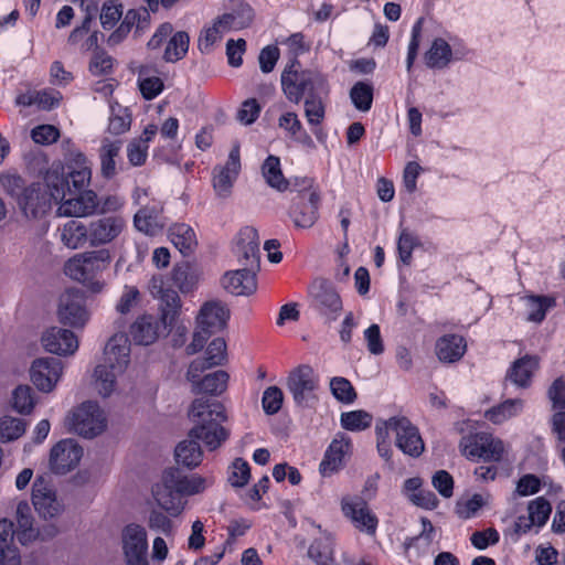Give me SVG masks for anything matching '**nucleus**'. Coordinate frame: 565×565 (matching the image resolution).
Returning a JSON list of instances; mask_svg holds the SVG:
<instances>
[{
    "mask_svg": "<svg viewBox=\"0 0 565 565\" xmlns=\"http://www.w3.org/2000/svg\"><path fill=\"white\" fill-rule=\"evenodd\" d=\"M213 478L200 475H183L178 468L163 471L161 480L152 487V495L157 504L171 516L180 515L186 504L184 497L205 491L213 484Z\"/></svg>",
    "mask_w": 565,
    "mask_h": 565,
    "instance_id": "nucleus-1",
    "label": "nucleus"
},
{
    "mask_svg": "<svg viewBox=\"0 0 565 565\" xmlns=\"http://www.w3.org/2000/svg\"><path fill=\"white\" fill-rule=\"evenodd\" d=\"M193 424L189 437L202 441L209 450H215L230 437V430L222 426L227 419L224 406L205 397L195 398L188 411Z\"/></svg>",
    "mask_w": 565,
    "mask_h": 565,
    "instance_id": "nucleus-2",
    "label": "nucleus"
},
{
    "mask_svg": "<svg viewBox=\"0 0 565 565\" xmlns=\"http://www.w3.org/2000/svg\"><path fill=\"white\" fill-rule=\"evenodd\" d=\"M44 182L55 203H60L57 214L66 217H85L93 215L98 209V196L95 191L72 192L63 168L52 166L44 175Z\"/></svg>",
    "mask_w": 565,
    "mask_h": 565,
    "instance_id": "nucleus-3",
    "label": "nucleus"
},
{
    "mask_svg": "<svg viewBox=\"0 0 565 565\" xmlns=\"http://www.w3.org/2000/svg\"><path fill=\"white\" fill-rule=\"evenodd\" d=\"M109 260L106 250L88 252L75 255L64 266L65 275L87 287L92 292H100L104 282L98 279L103 270V263Z\"/></svg>",
    "mask_w": 565,
    "mask_h": 565,
    "instance_id": "nucleus-4",
    "label": "nucleus"
},
{
    "mask_svg": "<svg viewBox=\"0 0 565 565\" xmlns=\"http://www.w3.org/2000/svg\"><path fill=\"white\" fill-rule=\"evenodd\" d=\"M230 318L228 309L220 301L205 302L196 317V328L191 343L186 347L188 355L201 351L209 338L225 328Z\"/></svg>",
    "mask_w": 565,
    "mask_h": 565,
    "instance_id": "nucleus-5",
    "label": "nucleus"
},
{
    "mask_svg": "<svg viewBox=\"0 0 565 565\" xmlns=\"http://www.w3.org/2000/svg\"><path fill=\"white\" fill-rule=\"evenodd\" d=\"M300 64L294 60L291 64L284 70L281 74V86L286 97L298 104L302 96L308 93L313 96L312 92L322 88L326 85V78L320 74L311 71L299 72L296 67Z\"/></svg>",
    "mask_w": 565,
    "mask_h": 565,
    "instance_id": "nucleus-6",
    "label": "nucleus"
},
{
    "mask_svg": "<svg viewBox=\"0 0 565 565\" xmlns=\"http://www.w3.org/2000/svg\"><path fill=\"white\" fill-rule=\"evenodd\" d=\"M58 321L74 329H83L90 319L86 296L79 289H67L58 298Z\"/></svg>",
    "mask_w": 565,
    "mask_h": 565,
    "instance_id": "nucleus-7",
    "label": "nucleus"
},
{
    "mask_svg": "<svg viewBox=\"0 0 565 565\" xmlns=\"http://www.w3.org/2000/svg\"><path fill=\"white\" fill-rule=\"evenodd\" d=\"M286 384L298 406L309 407L316 403L319 376L310 365L301 364L295 367L289 373Z\"/></svg>",
    "mask_w": 565,
    "mask_h": 565,
    "instance_id": "nucleus-8",
    "label": "nucleus"
},
{
    "mask_svg": "<svg viewBox=\"0 0 565 565\" xmlns=\"http://www.w3.org/2000/svg\"><path fill=\"white\" fill-rule=\"evenodd\" d=\"M206 370L201 361H192L190 363L185 377L191 383V392L193 394H209L212 396L223 394L227 388L228 373L217 370L203 376L202 374Z\"/></svg>",
    "mask_w": 565,
    "mask_h": 565,
    "instance_id": "nucleus-9",
    "label": "nucleus"
},
{
    "mask_svg": "<svg viewBox=\"0 0 565 565\" xmlns=\"http://www.w3.org/2000/svg\"><path fill=\"white\" fill-rule=\"evenodd\" d=\"M68 426L76 434L85 438H93L105 429L106 419L96 403L85 402L72 412L68 417Z\"/></svg>",
    "mask_w": 565,
    "mask_h": 565,
    "instance_id": "nucleus-10",
    "label": "nucleus"
},
{
    "mask_svg": "<svg viewBox=\"0 0 565 565\" xmlns=\"http://www.w3.org/2000/svg\"><path fill=\"white\" fill-rule=\"evenodd\" d=\"M388 431L395 434V445L405 455L418 457L424 451V441L418 428L405 416H393L383 420Z\"/></svg>",
    "mask_w": 565,
    "mask_h": 565,
    "instance_id": "nucleus-11",
    "label": "nucleus"
},
{
    "mask_svg": "<svg viewBox=\"0 0 565 565\" xmlns=\"http://www.w3.org/2000/svg\"><path fill=\"white\" fill-rule=\"evenodd\" d=\"M121 548L127 565H149L148 535L146 529L137 523H129L121 530Z\"/></svg>",
    "mask_w": 565,
    "mask_h": 565,
    "instance_id": "nucleus-12",
    "label": "nucleus"
},
{
    "mask_svg": "<svg viewBox=\"0 0 565 565\" xmlns=\"http://www.w3.org/2000/svg\"><path fill=\"white\" fill-rule=\"evenodd\" d=\"M63 370L62 361L56 358H38L31 363L30 380L40 392L51 393L60 382Z\"/></svg>",
    "mask_w": 565,
    "mask_h": 565,
    "instance_id": "nucleus-13",
    "label": "nucleus"
},
{
    "mask_svg": "<svg viewBox=\"0 0 565 565\" xmlns=\"http://www.w3.org/2000/svg\"><path fill=\"white\" fill-rule=\"evenodd\" d=\"M54 198L52 191L43 188L40 183L29 185L22 195L19 196L18 206L26 218H41L52 209Z\"/></svg>",
    "mask_w": 565,
    "mask_h": 565,
    "instance_id": "nucleus-14",
    "label": "nucleus"
},
{
    "mask_svg": "<svg viewBox=\"0 0 565 565\" xmlns=\"http://www.w3.org/2000/svg\"><path fill=\"white\" fill-rule=\"evenodd\" d=\"M319 201L320 196L315 190L307 191L305 189L298 192L289 212L295 226L309 228L316 223Z\"/></svg>",
    "mask_w": 565,
    "mask_h": 565,
    "instance_id": "nucleus-15",
    "label": "nucleus"
},
{
    "mask_svg": "<svg viewBox=\"0 0 565 565\" xmlns=\"http://www.w3.org/2000/svg\"><path fill=\"white\" fill-rule=\"evenodd\" d=\"M311 295L312 308L327 322L335 321L343 309L341 297L335 289L330 285L320 282L312 287Z\"/></svg>",
    "mask_w": 565,
    "mask_h": 565,
    "instance_id": "nucleus-16",
    "label": "nucleus"
},
{
    "mask_svg": "<svg viewBox=\"0 0 565 565\" xmlns=\"http://www.w3.org/2000/svg\"><path fill=\"white\" fill-rule=\"evenodd\" d=\"M32 503L38 513L44 519L60 515L64 505L56 498L53 487L43 477L35 479L32 486Z\"/></svg>",
    "mask_w": 565,
    "mask_h": 565,
    "instance_id": "nucleus-17",
    "label": "nucleus"
},
{
    "mask_svg": "<svg viewBox=\"0 0 565 565\" xmlns=\"http://www.w3.org/2000/svg\"><path fill=\"white\" fill-rule=\"evenodd\" d=\"M126 221L119 215H108L88 223L89 246L98 247L114 242L125 230Z\"/></svg>",
    "mask_w": 565,
    "mask_h": 565,
    "instance_id": "nucleus-18",
    "label": "nucleus"
},
{
    "mask_svg": "<svg viewBox=\"0 0 565 565\" xmlns=\"http://www.w3.org/2000/svg\"><path fill=\"white\" fill-rule=\"evenodd\" d=\"M241 170L239 145L235 143L230 153L225 166H217L213 170V188L216 195L227 198L231 194L234 181Z\"/></svg>",
    "mask_w": 565,
    "mask_h": 565,
    "instance_id": "nucleus-19",
    "label": "nucleus"
},
{
    "mask_svg": "<svg viewBox=\"0 0 565 565\" xmlns=\"http://www.w3.org/2000/svg\"><path fill=\"white\" fill-rule=\"evenodd\" d=\"M83 456V449L73 439L58 441L50 452V469L56 475L73 470Z\"/></svg>",
    "mask_w": 565,
    "mask_h": 565,
    "instance_id": "nucleus-20",
    "label": "nucleus"
},
{
    "mask_svg": "<svg viewBox=\"0 0 565 565\" xmlns=\"http://www.w3.org/2000/svg\"><path fill=\"white\" fill-rule=\"evenodd\" d=\"M259 236L256 228L245 226L238 232L235 239L234 254L241 266L259 268Z\"/></svg>",
    "mask_w": 565,
    "mask_h": 565,
    "instance_id": "nucleus-21",
    "label": "nucleus"
},
{
    "mask_svg": "<svg viewBox=\"0 0 565 565\" xmlns=\"http://www.w3.org/2000/svg\"><path fill=\"white\" fill-rule=\"evenodd\" d=\"M43 348L53 354L73 355L78 349V340L72 330L61 327L46 329L41 337Z\"/></svg>",
    "mask_w": 565,
    "mask_h": 565,
    "instance_id": "nucleus-22",
    "label": "nucleus"
},
{
    "mask_svg": "<svg viewBox=\"0 0 565 565\" xmlns=\"http://www.w3.org/2000/svg\"><path fill=\"white\" fill-rule=\"evenodd\" d=\"M168 328L152 315H142L130 326V335L138 345H150L154 343L160 335L168 332Z\"/></svg>",
    "mask_w": 565,
    "mask_h": 565,
    "instance_id": "nucleus-23",
    "label": "nucleus"
},
{
    "mask_svg": "<svg viewBox=\"0 0 565 565\" xmlns=\"http://www.w3.org/2000/svg\"><path fill=\"white\" fill-rule=\"evenodd\" d=\"M420 522L422 532L406 544L408 557L416 565H419L422 559L428 558L436 551L434 547L436 530L433 523L427 518H422Z\"/></svg>",
    "mask_w": 565,
    "mask_h": 565,
    "instance_id": "nucleus-24",
    "label": "nucleus"
},
{
    "mask_svg": "<svg viewBox=\"0 0 565 565\" xmlns=\"http://www.w3.org/2000/svg\"><path fill=\"white\" fill-rule=\"evenodd\" d=\"M259 268L242 266L236 270L227 271L222 278L223 287L236 296H248L256 291V273Z\"/></svg>",
    "mask_w": 565,
    "mask_h": 565,
    "instance_id": "nucleus-25",
    "label": "nucleus"
},
{
    "mask_svg": "<svg viewBox=\"0 0 565 565\" xmlns=\"http://www.w3.org/2000/svg\"><path fill=\"white\" fill-rule=\"evenodd\" d=\"M105 363L117 372H124L130 361V342L125 333L114 334L105 345Z\"/></svg>",
    "mask_w": 565,
    "mask_h": 565,
    "instance_id": "nucleus-26",
    "label": "nucleus"
},
{
    "mask_svg": "<svg viewBox=\"0 0 565 565\" xmlns=\"http://www.w3.org/2000/svg\"><path fill=\"white\" fill-rule=\"evenodd\" d=\"M342 512L358 529L366 531L369 534L375 532L377 519L369 511L366 503L362 499H343Z\"/></svg>",
    "mask_w": 565,
    "mask_h": 565,
    "instance_id": "nucleus-27",
    "label": "nucleus"
},
{
    "mask_svg": "<svg viewBox=\"0 0 565 565\" xmlns=\"http://www.w3.org/2000/svg\"><path fill=\"white\" fill-rule=\"evenodd\" d=\"M351 451V440L344 435H338L329 445L320 463V472L330 476L343 466L344 457Z\"/></svg>",
    "mask_w": 565,
    "mask_h": 565,
    "instance_id": "nucleus-28",
    "label": "nucleus"
},
{
    "mask_svg": "<svg viewBox=\"0 0 565 565\" xmlns=\"http://www.w3.org/2000/svg\"><path fill=\"white\" fill-rule=\"evenodd\" d=\"M68 179L72 192L87 191L86 188L90 183L92 170L86 157L77 152L72 159L68 173H64Z\"/></svg>",
    "mask_w": 565,
    "mask_h": 565,
    "instance_id": "nucleus-29",
    "label": "nucleus"
},
{
    "mask_svg": "<svg viewBox=\"0 0 565 565\" xmlns=\"http://www.w3.org/2000/svg\"><path fill=\"white\" fill-rule=\"evenodd\" d=\"M539 367V359L534 355H525L513 362L508 371L507 379L519 387L530 386L531 379Z\"/></svg>",
    "mask_w": 565,
    "mask_h": 565,
    "instance_id": "nucleus-30",
    "label": "nucleus"
},
{
    "mask_svg": "<svg viewBox=\"0 0 565 565\" xmlns=\"http://www.w3.org/2000/svg\"><path fill=\"white\" fill-rule=\"evenodd\" d=\"M466 342L461 335L447 334L436 342V354L441 362L452 363L462 358Z\"/></svg>",
    "mask_w": 565,
    "mask_h": 565,
    "instance_id": "nucleus-31",
    "label": "nucleus"
},
{
    "mask_svg": "<svg viewBox=\"0 0 565 565\" xmlns=\"http://www.w3.org/2000/svg\"><path fill=\"white\" fill-rule=\"evenodd\" d=\"M61 241L66 247L72 249L82 248L86 244L89 245L88 224L78 220L66 222L61 228Z\"/></svg>",
    "mask_w": 565,
    "mask_h": 565,
    "instance_id": "nucleus-32",
    "label": "nucleus"
},
{
    "mask_svg": "<svg viewBox=\"0 0 565 565\" xmlns=\"http://www.w3.org/2000/svg\"><path fill=\"white\" fill-rule=\"evenodd\" d=\"M175 461L188 469L196 468L203 459V450L195 438L188 436L174 448Z\"/></svg>",
    "mask_w": 565,
    "mask_h": 565,
    "instance_id": "nucleus-33",
    "label": "nucleus"
},
{
    "mask_svg": "<svg viewBox=\"0 0 565 565\" xmlns=\"http://www.w3.org/2000/svg\"><path fill=\"white\" fill-rule=\"evenodd\" d=\"M17 537L23 545L34 541L39 536V531L33 526V516L28 503L20 502L17 507Z\"/></svg>",
    "mask_w": 565,
    "mask_h": 565,
    "instance_id": "nucleus-34",
    "label": "nucleus"
},
{
    "mask_svg": "<svg viewBox=\"0 0 565 565\" xmlns=\"http://www.w3.org/2000/svg\"><path fill=\"white\" fill-rule=\"evenodd\" d=\"M160 300L159 310L160 318L159 321L163 323V327L171 329L179 318L181 310V299L177 291H166L163 295L158 297Z\"/></svg>",
    "mask_w": 565,
    "mask_h": 565,
    "instance_id": "nucleus-35",
    "label": "nucleus"
},
{
    "mask_svg": "<svg viewBox=\"0 0 565 565\" xmlns=\"http://www.w3.org/2000/svg\"><path fill=\"white\" fill-rule=\"evenodd\" d=\"M526 307V320L534 323H541L548 309L555 307L556 298L550 296H525L522 298Z\"/></svg>",
    "mask_w": 565,
    "mask_h": 565,
    "instance_id": "nucleus-36",
    "label": "nucleus"
},
{
    "mask_svg": "<svg viewBox=\"0 0 565 565\" xmlns=\"http://www.w3.org/2000/svg\"><path fill=\"white\" fill-rule=\"evenodd\" d=\"M169 237L184 256L190 255L198 244L194 231L186 224H173L169 228Z\"/></svg>",
    "mask_w": 565,
    "mask_h": 565,
    "instance_id": "nucleus-37",
    "label": "nucleus"
},
{
    "mask_svg": "<svg viewBox=\"0 0 565 565\" xmlns=\"http://www.w3.org/2000/svg\"><path fill=\"white\" fill-rule=\"evenodd\" d=\"M262 174L266 183L279 191L284 192L289 186V181L284 177L280 168V159L276 156H269L262 166Z\"/></svg>",
    "mask_w": 565,
    "mask_h": 565,
    "instance_id": "nucleus-38",
    "label": "nucleus"
},
{
    "mask_svg": "<svg viewBox=\"0 0 565 565\" xmlns=\"http://www.w3.org/2000/svg\"><path fill=\"white\" fill-rule=\"evenodd\" d=\"M452 50L444 39H435L425 53V63L429 68H445L451 61Z\"/></svg>",
    "mask_w": 565,
    "mask_h": 565,
    "instance_id": "nucleus-39",
    "label": "nucleus"
},
{
    "mask_svg": "<svg viewBox=\"0 0 565 565\" xmlns=\"http://www.w3.org/2000/svg\"><path fill=\"white\" fill-rule=\"evenodd\" d=\"M121 141L104 139L99 150L100 171L103 177L110 179L116 174L115 158L118 157Z\"/></svg>",
    "mask_w": 565,
    "mask_h": 565,
    "instance_id": "nucleus-40",
    "label": "nucleus"
},
{
    "mask_svg": "<svg viewBox=\"0 0 565 565\" xmlns=\"http://www.w3.org/2000/svg\"><path fill=\"white\" fill-rule=\"evenodd\" d=\"M524 406V402L520 398L507 399L498 406L487 411L484 416L494 424H501L504 420L519 415Z\"/></svg>",
    "mask_w": 565,
    "mask_h": 565,
    "instance_id": "nucleus-41",
    "label": "nucleus"
},
{
    "mask_svg": "<svg viewBox=\"0 0 565 565\" xmlns=\"http://www.w3.org/2000/svg\"><path fill=\"white\" fill-rule=\"evenodd\" d=\"M226 342L223 338H215L207 345L205 351V358L195 359L194 361L203 362L204 369H211L214 366L223 365L227 361Z\"/></svg>",
    "mask_w": 565,
    "mask_h": 565,
    "instance_id": "nucleus-42",
    "label": "nucleus"
},
{
    "mask_svg": "<svg viewBox=\"0 0 565 565\" xmlns=\"http://www.w3.org/2000/svg\"><path fill=\"white\" fill-rule=\"evenodd\" d=\"M190 38L184 31L174 33L167 43L163 58L167 62H177L183 58L189 50Z\"/></svg>",
    "mask_w": 565,
    "mask_h": 565,
    "instance_id": "nucleus-43",
    "label": "nucleus"
},
{
    "mask_svg": "<svg viewBox=\"0 0 565 565\" xmlns=\"http://www.w3.org/2000/svg\"><path fill=\"white\" fill-rule=\"evenodd\" d=\"M120 373L121 372H117L116 370L110 369L108 363L96 366L94 372L95 387L102 396L107 397L113 393L115 388L116 376Z\"/></svg>",
    "mask_w": 565,
    "mask_h": 565,
    "instance_id": "nucleus-44",
    "label": "nucleus"
},
{
    "mask_svg": "<svg viewBox=\"0 0 565 565\" xmlns=\"http://www.w3.org/2000/svg\"><path fill=\"white\" fill-rule=\"evenodd\" d=\"M199 277L188 263L178 264L172 271V281L181 292H190L195 287Z\"/></svg>",
    "mask_w": 565,
    "mask_h": 565,
    "instance_id": "nucleus-45",
    "label": "nucleus"
},
{
    "mask_svg": "<svg viewBox=\"0 0 565 565\" xmlns=\"http://www.w3.org/2000/svg\"><path fill=\"white\" fill-rule=\"evenodd\" d=\"M11 406L15 412L20 414H30L35 406L32 387L29 385L17 386L12 392Z\"/></svg>",
    "mask_w": 565,
    "mask_h": 565,
    "instance_id": "nucleus-46",
    "label": "nucleus"
},
{
    "mask_svg": "<svg viewBox=\"0 0 565 565\" xmlns=\"http://www.w3.org/2000/svg\"><path fill=\"white\" fill-rule=\"evenodd\" d=\"M374 88L372 84L356 82L350 89V98L354 107L360 111H369L373 103Z\"/></svg>",
    "mask_w": 565,
    "mask_h": 565,
    "instance_id": "nucleus-47",
    "label": "nucleus"
},
{
    "mask_svg": "<svg viewBox=\"0 0 565 565\" xmlns=\"http://www.w3.org/2000/svg\"><path fill=\"white\" fill-rule=\"evenodd\" d=\"M26 424L23 419L12 416L0 418V441L9 443L20 438L25 433Z\"/></svg>",
    "mask_w": 565,
    "mask_h": 565,
    "instance_id": "nucleus-48",
    "label": "nucleus"
},
{
    "mask_svg": "<svg viewBox=\"0 0 565 565\" xmlns=\"http://www.w3.org/2000/svg\"><path fill=\"white\" fill-rule=\"evenodd\" d=\"M372 416L362 409L341 414V425L344 429L351 431L364 430L371 426Z\"/></svg>",
    "mask_w": 565,
    "mask_h": 565,
    "instance_id": "nucleus-49",
    "label": "nucleus"
},
{
    "mask_svg": "<svg viewBox=\"0 0 565 565\" xmlns=\"http://www.w3.org/2000/svg\"><path fill=\"white\" fill-rule=\"evenodd\" d=\"M552 512L551 503L543 497H539L527 504V514L535 524L536 529L542 527Z\"/></svg>",
    "mask_w": 565,
    "mask_h": 565,
    "instance_id": "nucleus-50",
    "label": "nucleus"
},
{
    "mask_svg": "<svg viewBox=\"0 0 565 565\" xmlns=\"http://www.w3.org/2000/svg\"><path fill=\"white\" fill-rule=\"evenodd\" d=\"M330 390L334 398L343 404H352L356 399V392L345 377L331 379Z\"/></svg>",
    "mask_w": 565,
    "mask_h": 565,
    "instance_id": "nucleus-51",
    "label": "nucleus"
},
{
    "mask_svg": "<svg viewBox=\"0 0 565 565\" xmlns=\"http://www.w3.org/2000/svg\"><path fill=\"white\" fill-rule=\"evenodd\" d=\"M253 19L252 9L249 7L243 8L241 12L225 13L218 18V23L222 24L223 30H239L247 26Z\"/></svg>",
    "mask_w": 565,
    "mask_h": 565,
    "instance_id": "nucleus-52",
    "label": "nucleus"
},
{
    "mask_svg": "<svg viewBox=\"0 0 565 565\" xmlns=\"http://www.w3.org/2000/svg\"><path fill=\"white\" fill-rule=\"evenodd\" d=\"M487 440V433H477L462 437L460 440V448L463 456L469 459L480 458L482 445L491 446Z\"/></svg>",
    "mask_w": 565,
    "mask_h": 565,
    "instance_id": "nucleus-53",
    "label": "nucleus"
},
{
    "mask_svg": "<svg viewBox=\"0 0 565 565\" xmlns=\"http://www.w3.org/2000/svg\"><path fill=\"white\" fill-rule=\"evenodd\" d=\"M418 244L415 235H413L407 228H403L399 233L397 241V250L399 259L403 264L409 265L412 262V254L414 247Z\"/></svg>",
    "mask_w": 565,
    "mask_h": 565,
    "instance_id": "nucleus-54",
    "label": "nucleus"
},
{
    "mask_svg": "<svg viewBox=\"0 0 565 565\" xmlns=\"http://www.w3.org/2000/svg\"><path fill=\"white\" fill-rule=\"evenodd\" d=\"M135 226L138 231L152 234L158 225V214L153 209L143 207L135 214Z\"/></svg>",
    "mask_w": 565,
    "mask_h": 565,
    "instance_id": "nucleus-55",
    "label": "nucleus"
},
{
    "mask_svg": "<svg viewBox=\"0 0 565 565\" xmlns=\"http://www.w3.org/2000/svg\"><path fill=\"white\" fill-rule=\"evenodd\" d=\"M284 401L282 391L278 386H269L263 393L262 404L267 415H274L281 408Z\"/></svg>",
    "mask_w": 565,
    "mask_h": 565,
    "instance_id": "nucleus-56",
    "label": "nucleus"
},
{
    "mask_svg": "<svg viewBox=\"0 0 565 565\" xmlns=\"http://www.w3.org/2000/svg\"><path fill=\"white\" fill-rule=\"evenodd\" d=\"M324 105L316 96H308L305 100V116L311 126H318L324 119Z\"/></svg>",
    "mask_w": 565,
    "mask_h": 565,
    "instance_id": "nucleus-57",
    "label": "nucleus"
},
{
    "mask_svg": "<svg viewBox=\"0 0 565 565\" xmlns=\"http://www.w3.org/2000/svg\"><path fill=\"white\" fill-rule=\"evenodd\" d=\"M232 471L228 481L233 487H244L250 478V469L247 461L242 458H236L231 467Z\"/></svg>",
    "mask_w": 565,
    "mask_h": 565,
    "instance_id": "nucleus-58",
    "label": "nucleus"
},
{
    "mask_svg": "<svg viewBox=\"0 0 565 565\" xmlns=\"http://www.w3.org/2000/svg\"><path fill=\"white\" fill-rule=\"evenodd\" d=\"M122 17V7L121 4H116L113 1H107L103 3L100 11V23L104 29L110 30L113 29L117 22Z\"/></svg>",
    "mask_w": 565,
    "mask_h": 565,
    "instance_id": "nucleus-59",
    "label": "nucleus"
},
{
    "mask_svg": "<svg viewBox=\"0 0 565 565\" xmlns=\"http://www.w3.org/2000/svg\"><path fill=\"white\" fill-rule=\"evenodd\" d=\"M0 184L10 196L14 198L17 202L19 201V196L24 193L25 182L23 178L15 173H7L0 178Z\"/></svg>",
    "mask_w": 565,
    "mask_h": 565,
    "instance_id": "nucleus-60",
    "label": "nucleus"
},
{
    "mask_svg": "<svg viewBox=\"0 0 565 565\" xmlns=\"http://www.w3.org/2000/svg\"><path fill=\"white\" fill-rule=\"evenodd\" d=\"M147 524L150 530L160 532L167 536L173 533V523L168 515L158 510L150 511Z\"/></svg>",
    "mask_w": 565,
    "mask_h": 565,
    "instance_id": "nucleus-61",
    "label": "nucleus"
},
{
    "mask_svg": "<svg viewBox=\"0 0 565 565\" xmlns=\"http://www.w3.org/2000/svg\"><path fill=\"white\" fill-rule=\"evenodd\" d=\"M224 30L218 19L212 26L206 28L199 38V49L201 52H210L212 46L222 39Z\"/></svg>",
    "mask_w": 565,
    "mask_h": 565,
    "instance_id": "nucleus-62",
    "label": "nucleus"
},
{
    "mask_svg": "<svg viewBox=\"0 0 565 565\" xmlns=\"http://www.w3.org/2000/svg\"><path fill=\"white\" fill-rule=\"evenodd\" d=\"M547 396L554 413L565 412V380L563 377H558L552 383Z\"/></svg>",
    "mask_w": 565,
    "mask_h": 565,
    "instance_id": "nucleus-63",
    "label": "nucleus"
},
{
    "mask_svg": "<svg viewBox=\"0 0 565 565\" xmlns=\"http://www.w3.org/2000/svg\"><path fill=\"white\" fill-rule=\"evenodd\" d=\"M487 443L491 444V446L482 445V449L480 452V458L484 461H500L504 454V445L502 440L493 437L491 434L487 433Z\"/></svg>",
    "mask_w": 565,
    "mask_h": 565,
    "instance_id": "nucleus-64",
    "label": "nucleus"
}]
</instances>
